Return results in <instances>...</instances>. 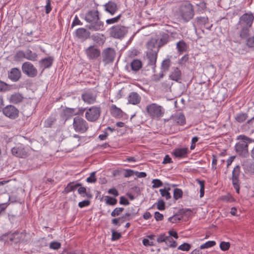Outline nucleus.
Here are the masks:
<instances>
[{"label": "nucleus", "mask_w": 254, "mask_h": 254, "mask_svg": "<svg viewBox=\"0 0 254 254\" xmlns=\"http://www.w3.org/2000/svg\"><path fill=\"white\" fill-rule=\"evenodd\" d=\"M254 21V15L252 12L242 14L236 25V29L238 30L240 37L245 39L250 35L251 29Z\"/></svg>", "instance_id": "1"}, {"label": "nucleus", "mask_w": 254, "mask_h": 254, "mask_svg": "<svg viewBox=\"0 0 254 254\" xmlns=\"http://www.w3.org/2000/svg\"><path fill=\"white\" fill-rule=\"evenodd\" d=\"M99 11L97 9L88 11L84 17V20L90 24L87 28L93 31L103 30L104 23L100 20Z\"/></svg>", "instance_id": "2"}, {"label": "nucleus", "mask_w": 254, "mask_h": 254, "mask_svg": "<svg viewBox=\"0 0 254 254\" xmlns=\"http://www.w3.org/2000/svg\"><path fill=\"white\" fill-rule=\"evenodd\" d=\"M237 139L240 141L235 145L236 152L242 158H247L249 156L248 144L254 142V139L244 134L238 135Z\"/></svg>", "instance_id": "3"}, {"label": "nucleus", "mask_w": 254, "mask_h": 254, "mask_svg": "<svg viewBox=\"0 0 254 254\" xmlns=\"http://www.w3.org/2000/svg\"><path fill=\"white\" fill-rule=\"evenodd\" d=\"M179 12L182 19L186 22L192 19L194 15L193 6L188 0L185 1L181 4Z\"/></svg>", "instance_id": "4"}, {"label": "nucleus", "mask_w": 254, "mask_h": 254, "mask_svg": "<svg viewBox=\"0 0 254 254\" xmlns=\"http://www.w3.org/2000/svg\"><path fill=\"white\" fill-rule=\"evenodd\" d=\"M128 33V27L121 24L112 26L109 30V34L115 39H122Z\"/></svg>", "instance_id": "5"}, {"label": "nucleus", "mask_w": 254, "mask_h": 254, "mask_svg": "<svg viewBox=\"0 0 254 254\" xmlns=\"http://www.w3.org/2000/svg\"><path fill=\"white\" fill-rule=\"evenodd\" d=\"M147 114L153 119L160 118L164 114V110L161 106L156 103L148 105L146 107Z\"/></svg>", "instance_id": "6"}, {"label": "nucleus", "mask_w": 254, "mask_h": 254, "mask_svg": "<svg viewBox=\"0 0 254 254\" xmlns=\"http://www.w3.org/2000/svg\"><path fill=\"white\" fill-rule=\"evenodd\" d=\"M72 126L76 132L82 133L86 132L89 128L87 121L79 116L74 118Z\"/></svg>", "instance_id": "7"}, {"label": "nucleus", "mask_w": 254, "mask_h": 254, "mask_svg": "<svg viewBox=\"0 0 254 254\" xmlns=\"http://www.w3.org/2000/svg\"><path fill=\"white\" fill-rule=\"evenodd\" d=\"M101 113L100 107L93 106L87 110L85 117L89 122H95L99 119Z\"/></svg>", "instance_id": "8"}, {"label": "nucleus", "mask_w": 254, "mask_h": 254, "mask_svg": "<svg viewBox=\"0 0 254 254\" xmlns=\"http://www.w3.org/2000/svg\"><path fill=\"white\" fill-rule=\"evenodd\" d=\"M11 152L13 156L24 158L27 157L28 155V151L27 147L23 144L18 143L11 149Z\"/></svg>", "instance_id": "9"}, {"label": "nucleus", "mask_w": 254, "mask_h": 254, "mask_svg": "<svg viewBox=\"0 0 254 254\" xmlns=\"http://www.w3.org/2000/svg\"><path fill=\"white\" fill-rule=\"evenodd\" d=\"M3 114L11 120H15L19 117V110L13 105H8L2 108Z\"/></svg>", "instance_id": "10"}, {"label": "nucleus", "mask_w": 254, "mask_h": 254, "mask_svg": "<svg viewBox=\"0 0 254 254\" xmlns=\"http://www.w3.org/2000/svg\"><path fill=\"white\" fill-rule=\"evenodd\" d=\"M116 52L115 50L112 48H107L102 51L101 56L102 61L105 64L112 63L115 60Z\"/></svg>", "instance_id": "11"}, {"label": "nucleus", "mask_w": 254, "mask_h": 254, "mask_svg": "<svg viewBox=\"0 0 254 254\" xmlns=\"http://www.w3.org/2000/svg\"><path fill=\"white\" fill-rule=\"evenodd\" d=\"M241 173V168L239 165H237L232 171V183L234 188L236 190V192L239 194L240 189V180L239 177Z\"/></svg>", "instance_id": "12"}, {"label": "nucleus", "mask_w": 254, "mask_h": 254, "mask_svg": "<svg viewBox=\"0 0 254 254\" xmlns=\"http://www.w3.org/2000/svg\"><path fill=\"white\" fill-rule=\"evenodd\" d=\"M21 69L22 72L28 77H35L37 75V68L30 62H24L22 64Z\"/></svg>", "instance_id": "13"}, {"label": "nucleus", "mask_w": 254, "mask_h": 254, "mask_svg": "<svg viewBox=\"0 0 254 254\" xmlns=\"http://www.w3.org/2000/svg\"><path fill=\"white\" fill-rule=\"evenodd\" d=\"M171 61L169 59L164 60L161 64V71L159 74H154L153 75V80L155 81H159L164 76V72L169 70L171 66Z\"/></svg>", "instance_id": "14"}, {"label": "nucleus", "mask_w": 254, "mask_h": 254, "mask_svg": "<svg viewBox=\"0 0 254 254\" xmlns=\"http://www.w3.org/2000/svg\"><path fill=\"white\" fill-rule=\"evenodd\" d=\"M168 121H172L178 126H184L186 123V117L182 112H177L172 114Z\"/></svg>", "instance_id": "15"}, {"label": "nucleus", "mask_w": 254, "mask_h": 254, "mask_svg": "<svg viewBox=\"0 0 254 254\" xmlns=\"http://www.w3.org/2000/svg\"><path fill=\"white\" fill-rule=\"evenodd\" d=\"M85 54L89 60H96L101 55L99 49L96 48L94 46H90L85 50Z\"/></svg>", "instance_id": "16"}, {"label": "nucleus", "mask_w": 254, "mask_h": 254, "mask_svg": "<svg viewBox=\"0 0 254 254\" xmlns=\"http://www.w3.org/2000/svg\"><path fill=\"white\" fill-rule=\"evenodd\" d=\"M158 50L155 52H150L147 51L146 52V57L147 60V64L153 66V69L155 71V68L156 66V61L158 57Z\"/></svg>", "instance_id": "17"}, {"label": "nucleus", "mask_w": 254, "mask_h": 254, "mask_svg": "<svg viewBox=\"0 0 254 254\" xmlns=\"http://www.w3.org/2000/svg\"><path fill=\"white\" fill-rule=\"evenodd\" d=\"M190 153L189 148L187 147L176 148L173 150L172 154L177 158H184L188 157Z\"/></svg>", "instance_id": "18"}, {"label": "nucleus", "mask_w": 254, "mask_h": 254, "mask_svg": "<svg viewBox=\"0 0 254 254\" xmlns=\"http://www.w3.org/2000/svg\"><path fill=\"white\" fill-rule=\"evenodd\" d=\"M8 78L13 82L18 81L21 77V70L17 67L12 68L8 71Z\"/></svg>", "instance_id": "19"}, {"label": "nucleus", "mask_w": 254, "mask_h": 254, "mask_svg": "<svg viewBox=\"0 0 254 254\" xmlns=\"http://www.w3.org/2000/svg\"><path fill=\"white\" fill-rule=\"evenodd\" d=\"M75 108H71L66 107L64 109L61 115V118L64 121V123L69 119H70L72 116L75 115Z\"/></svg>", "instance_id": "20"}, {"label": "nucleus", "mask_w": 254, "mask_h": 254, "mask_svg": "<svg viewBox=\"0 0 254 254\" xmlns=\"http://www.w3.org/2000/svg\"><path fill=\"white\" fill-rule=\"evenodd\" d=\"M104 10L111 15H114L118 10L117 4L113 1H109L103 5Z\"/></svg>", "instance_id": "21"}, {"label": "nucleus", "mask_w": 254, "mask_h": 254, "mask_svg": "<svg viewBox=\"0 0 254 254\" xmlns=\"http://www.w3.org/2000/svg\"><path fill=\"white\" fill-rule=\"evenodd\" d=\"M147 51L150 52H155L158 50L159 52L160 47H159L158 44V40L155 38H151L146 43Z\"/></svg>", "instance_id": "22"}, {"label": "nucleus", "mask_w": 254, "mask_h": 254, "mask_svg": "<svg viewBox=\"0 0 254 254\" xmlns=\"http://www.w3.org/2000/svg\"><path fill=\"white\" fill-rule=\"evenodd\" d=\"M23 234L16 230L14 232H10L9 240L10 241V245L12 244H17L22 240Z\"/></svg>", "instance_id": "23"}, {"label": "nucleus", "mask_w": 254, "mask_h": 254, "mask_svg": "<svg viewBox=\"0 0 254 254\" xmlns=\"http://www.w3.org/2000/svg\"><path fill=\"white\" fill-rule=\"evenodd\" d=\"M75 34L76 37L82 40H85L90 37V32L84 28L77 29Z\"/></svg>", "instance_id": "24"}, {"label": "nucleus", "mask_w": 254, "mask_h": 254, "mask_svg": "<svg viewBox=\"0 0 254 254\" xmlns=\"http://www.w3.org/2000/svg\"><path fill=\"white\" fill-rule=\"evenodd\" d=\"M81 98L84 102L91 104L96 101V97L91 92L86 91L81 95Z\"/></svg>", "instance_id": "25"}, {"label": "nucleus", "mask_w": 254, "mask_h": 254, "mask_svg": "<svg viewBox=\"0 0 254 254\" xmlns=\"http://www.w3.org/2000/svg\"><path fill=\"white\" fill-rule=\"evenodd\" d=\"M141 100V96L135 92L130 93L127 97L128 103L134 105L139 104Z\"/></svg>", "instance_id": "26"}, {"label": "nucleus", "mask_w": 254, "mask_h": 254, "mask_svg": "<svg viewBox=\"0 0 254 254\" xmlns=\"http://www.w3.org/2000/svg\"><path fill=\"white\" fill-rule=\"evenodd\" d=\"M207 3L205 0H198L195 4V12L197 14H202L207 9Z\"/></svg>", "instance_id": "27"}, {"label": "nucleus", "mask_w": 254, "mask_h": 254, "mask_svg": "<svg viewBox=\"0 0 254 254\" xmlns=\"http://www.w3.org/2000/svg\"><path fill=\"white\" fill-rule=\"evenodd\" d=\"M24 99L23 95L19 92L14 93L10 95L8 101L13 104H19L22 103Z\"/></svg>", "instance_id": "28"}, {"label": "nucleus", "mask_w": 254, "mask_h": 254, "mask_svg": "<svg viewBox=\"0 0 254 254\" xmlns=\"http://www.w3.org/2000/svg\"><path fill=\"white\" fill-rule=\"evenodd\" d=\"M158 40V44L160 48L167 44L170 41V36L167 33L161 32L160 33L159 37Z\"/></svg>", "instance_id": "29"}, {"label": "nucleus", "mask_w": 254, "mask_h": 254, "mask_svg": "<svg viewBox=\"0 0 254 254\" xmlns=\"http://www.w3.org/2000/svg\"><path fill=\"white\" fill-rule=\"evenodd\" d=\"M170 78L177 82H180L182 77V72L178 67H173L172 71L169 75Z\"/></svg>", "instance_id": "30"}, {"label": "nucleus", "mask_w": 254, "mask_h": 254, "mask_svg": "<svg viewBox=\"0 0 254 254\" xmlns=\"http://www.w3.org/2000/svg\"><path fill=\"white\" fill-rule=\"evenodd\" d=\"M57 113L52 114L44 122V127L47 128H51L56 123L57 120Z\"/></svg>", "instance_id": "31"}, {"label": "nucleus", "mask_w": 254, "mask_h": 254, "mask_svg": "<svg viewBox=\"0 0 254 254\" xmlns=\"http://www.w3.org/2000/svg\"><path fill=\"white\" fill-rule=\"evenodd\" d=\"M54 58L53 57H48L41 59L39 61L40 66L43 67V70L45 68H48L51 67L53 64Z\"/></svg>", "instance_id": "32"}, {"label": "nucleus", "mask_w": 254, "mask_h": 254, "mask_svg": "<svg viewBox=\"0 0 254 254\" xmlns=\"http://www.w3.org/2000/svg\"><path fill=\"white\" fill-rule=\"evenodd\" d=\"M189 48V45L183 40H180L176 44V49L178 53L180 54H183L187 51Z\"/></svg>", "instance_id": "33"}, {"label": "nucleus", "mask_w": 254, "mask_h": 254, "mask_svg": "<svg viewBox=\"0 0 254 254\" xmlns=\"http://www.w3.org/2000/svg\"><path fill=\"white\" fill-rule=\"evenodd\" d=\"M81 186L82 184L81 183H75L74 182H70L67 185L66 187L64 188V189L63 191V193L64 194H67L71 191H74L77 189V188Z\"/></svg>", "instance_id": "34"}, {"label": "nucleus", "mask_w": 254, "mask_h": 254, "mask_svg": "<svg viewBox=\"0 0 254 254\" xmlns=\"http://www.w3.org/2000/svg\"><path fill=\"white\" fill-rule=\"evenodd\" d=\"M110 112L111 115L115 118H120L123 117V111L115 105L113 104L111 106Z\"/></svg>", "instance_id": "35"}, {"label": "nucleus", "mask_w": 254, "mask_h": 254, "mask_svg": "<svg viewBox=\"0 0 254 254\" xmlns=\"http://www.w3.org/2000/svg\"><path fill=\"white\" fill-rule=\"evenodd\" d=\"M209 23V19L207 16H199L195 18L194 24L197 26L205 25Z\"/></svg>", "instance_id": "36"}, {"label": "nucleus", "mask_w": 254, "mask_h": 254, "mask_svg": "<svg viewBox=\"0 0 254 254\" xmlns=\"http://www.w3.org/2000/svg\"><path fill=\"white\" fill-rule=\"evenodd\" d=\"M142 66V62L138 59L133 60L130 63V66L132 70L134 71H138Z\"/></svg>", "instance_id": "37"}, {"label": "nucleus", "mask_w": 254, "mask_h": 254, "mask_svg": "<svg viewBox=\"0 0 254 254\" xmlns=\"http://www.w3.org/2000/svg\"><path fill=\"white\" fill-rule=\"evenodd\" d=\"M25 59L31 61H36L38 59V55L35 52H33L31 50L27 49L25 52Z\"/></svg>", "instance_id": "38"}, {"label": "nucleus", "mask_w": 254, "mask_h": 254, "mask_svg": "<svg viewBox=\"0 0 254 254\" xmlns=\"http://www.w3.org/2000/svg\"><path fill=\"white\" fill-rule=\"evenodd\" d=\"M25 52L22 50H19L14 55L13 60L17 62H21L25 59Z\"/></svg>", "instance_id": "39"}, {"label": "nucleus", "mask_w": 254, "mask_h": 254, "mask_svg": "<svg viewBox=\"0 0 254 254\" xmlns=\"http://www.w3.org/2000/svg\"><path fill=\"white\" fill-rule=\"evenodd\" d=\"M137 214V212H132V213L127 212L124 215H122L121 217H120V219H121L120 220L121 223H123L126 221L130 220L133 216H135Z\"/></svg>", "instance_id": "40"}, {"label": "nucleus", "mask_w": 254, "mask_h": 254, "mask_svg": "<svg viewBox=\"0 0 254 254\" xmlns=\"http://www.w3.org/2000/svg\"><path fill=\"white\" fill-rule=\"evenodd\" d=\"M248 115L246 113H241L237 114L235 119V120L239 123H242L244 122L248 118Z\"/></svg>", "instance_id": "41"}, {"label": "nucleus", "mask_w": 254, "mask_h": 254, "mask_svg": "<svg viewBox=\"0 0 254 254\" xmlns=\"http://www.w3.org/2000/svg\"><path fill=\"white\" fill-rule=\"evenodd\" d=\"M122 16V14H119L115 17L108 19L106 20V23L107 25H111L115 23H117L119 22Z\"/></svg>", "instance_id": "42"}, {"label": "nucleus", "mask_w": 254, "mask_h": 254, "mask_svg": "<svg viewBox=\"0 0 254 254\" xmlns=\"http://www.w3.org/2000/svg\"><path fill=\"white\" fill-rule=\"evenodd\" d=\"M183 190L178 188H176L174 190L173 198L175 200H178L183 197Z\"/></svg>", "instance_id": "43"}, {"label": "nucleus", "mask_w": 254, "mask_h": 254, "mask_svg": "<svg viewBox=\"0 0 254 254\" xmlns=\"http://www.w3.org/2000/svg\"><path fill=\"white\" fill-rule=\"evenodd\" d=\"M10 232L4 233L0 236V241L4 244H10V241L9 240Z\"/></svg>", "instance_id": "44"}, {"label": "nucleus", "mask_w": 254, "mask_h": 254, "mask_svg": "<svg viewBox=\"0 0 254 254\" xmlns=\"http://www.w3.org/2000/svg\"><path fill=\"white\" fill-rule=\"evenodd\" d=\"M170 190V188H168L166 189H160L159 190L161 195L163 197H165L166 200H168L171 197V195L169 191Z\"/></svg>", "instance_id": "45"}, {"label": "nucleus", "mask_w": 254, "mask_h": 254, "mask_svg": "<svg viewBox=\"0 0 254 254\" xmlns=\"http://www.w3.org/2000/svg\"><path fill=\"white\" fill-rule=\"evenodd\" d=\"M79 187V188L78 189V192L79 194H82L84 193L86 196L88 198H91L92 197V194L89 192H87L86 189L85 187H82V185Z\"/></svg>", "instance_id": "46"}, {"label": "nucleus", "mask_w": 254, "mask_h": 254, "mask_svg": "<svg viewBox=\"0 0 254 254\" xmlns=\"http://www.w3.org/2000/svg\"><path fill=\"white\" fill-rule=\"evenodd\" d=\"M165 244L170 248H175L177 246V243L172 237L168 236Z\"/></svg>", "instance_id": "47"}, {"label": "nucleus", "mask_w": 254, "mask_h": 254, "mask_svg": "<svg viewBox=\"0 0 254 254\" xmlns=\"http://www.w3.org/2000/svg\"><path fill=\"white\" fill-rule=\"evenodd\" d=\"M196 181L200 185V197H202L204 194L205 181L204 180H200L198 179L196 180Z\"/></svg>", "instance_id": "48"}, {"label": "nucleus", "mask_w": 254, "mask_h": 254, "mask_svg": "<svg viewBox=\"0 0 254 254\" xmlns=\"http://www.w3.org/2000/svg\"><path fill=\"white\" fill-rule=\"evenodd\" d=\"M245 170L246 173L254 174V163L247 164L245 166Z\"/></svg>", "instance_id": "49"}, {"label": "nucleus", "mask_w": 254, "mask_h": 254, "mask_svg": "<svg viewBox=\"0 0 254 254\" xmlns=\"http://www.w3.org/2000/svg\"><path fill=\"white\" fill-rule=\"evenodd\" d=\"M246 39V45L250 48L254 49V36L248 37Z\"/></svg>", "instance_id": "50"}, {"label": "nucleus", "mask_w": 254, "mask_h": 254, "mask_svg": "<svg viewBox=\"0 0 254 254\" xmlns=\"http://www.w3.org/2000/svg\"><path fill=\"white\" fill-rule=\"evenodd\" d=\"M216 242L214 241H210L206 242L205 243L201 245L200 246V249H207L209 248L212 247L216 245Z\"/></svg>", "instance_id": "51"}, {"label": "nucleus", "mask_w": 254, "mask_h": 254, "mask_svg": "<svg viewBox=\"0 0 254 254\" xmlns=\"http://www.w3.org/2000/svg\"><path fill=\"white\" fill-rule=\"evenodd\" d=\"M105 200L106 203L110 205H115L117 203V199L116 198L109 196H106Z\"/></svg>", "instance_id": "52"}, {"label": "nucleus", "mask_w": 254, "mask_h": 254, "mask_svg": "<svg viewBox=\"0 0 254 254\" xmlns=\"http://www.w3.org/2000/svg\"><path fill=\"white\" fill-rule=\"evenodd\" d=\"M183 218V216H179V215L176 214L173 216L170 217L168 219V221L172 223H175L180 221Z\"/></svg>", "instance_id": "53"}, {"label": "nucleus", "mask_w": 254, "mask_h": 254, "mask_svg": "<svg viewBox=\"0 0 254 254\" xmlns=\"http://www.w3.org/2000/svg\"><path fill=\"white\" fill-rule=\"evenodd\" d=\"M124 208L123 207H116L111 212V215L112 217H116L120 215L124 211Z\"/></svg>", "instance_id": "54"}, {"label": "nucleus", "mask_w": 254, "mask_h": 254, "mask_svg": "<svg viewBox=\"0 0 254 254\" xmlns=\"http://www.w3.org/2000/svg\"><path fill=\"white\" fill-rule=\"evenodd\" d=\"M92 40L99 45H103L105 40H103L99 35H93L92 37Z\"/></svg>", "instance_id": "55"}, {"label": "nucleus", "mask_w": 254, "mask_h": 254, "mask_svg": "<svg viewBox=\"0 0 254 254\" xmlns=\"http://www.w3.org/2000/svg\"><path fill=\"white\" fill-rule=\"evenodd\" d=\"M50 248L55 250H58L61 247V244L58 242H52L50 244Z\"/></svg>", "instance_id": "56"}, {"label": "nucleus", "mask_w": 254, "mask_h": 254, "mask_svg": "<svg viewBox=\"0 0 254 254\" xmlns=\"http://www.w3.org/2000/svg\"><path fill=\"white\" fill-rule=\"evenodd\" d=\"M191 248V245L188 243H184L180 245L178 249L183 251H189Z\"/></svg>", "instance_id": "57"}, {"label": "nucleus", "mask_w": 254, "mask_h": 254, "mask_svg": "<svg viewBox=\"0 0 254 254\" xmlns=\"http://www.w3.org/2000/svg\"><path fill=\"white\" fill-rule=\"evenodd\" d=\"M170 40H180L182 36L181 34L177 32H172L170 33Z\"/></svg>", "instance_id": "58"}, {"label": "nucleus", "mask_w": 254, "mask_h": 254, "mask_svg": "<svg viewBox=\"0 0 254 254\" xmlns=\"http://www.w3.org/2000/svg\"><path fill=\"white\" fill-rule=\"evenodd\" d=\"M122 237L121 233L116 231L114 230H112V240L117 241Z\"/></svg>", "instance_id": "59"}, {"label": "nucleus", "mask_w": 254, "mask_h": 254, "mask_svg": "<svg viewBox=\"0 0 254 254\" xmlns=\"http://www.w3.org/2000/svg\"><path fill=\"white\" fill-rule=\"evenodd\" d=\"M95 175H96L95 172H92L90 174V177H89L88 178H87L86 181L89 183H95L97 181V179L96 178Z\"/></svg>", "instance_id": "60"}, {"label": "nucleus", "mask_w": 254, "mask_h": 254, "mask_svg": "<svg viewBox=\"0 0 254 254\" xmlns=\"http://www.w3.org/2000/svg\"><path fill=\"white\" fill-rule=\"evenodd\" d=\"M230 247V244L229 242H222L220 244V248L223 251H227Z\"/></svg>", "instance_id": "61"}, {"label": "nucleus", "mask_w": 254, "mask_h": 254, "mask_svg": "<svg viewBox=\"0 0 254 254\" xmlns=\"http://www.w3.org/2000/svg\"><path fill=\"white\" fill-rule=\"evenodd\" d=\"M9 85L6 83L0 80V92H5L9 90Z\"/></svg>", "instance_id": "62"}, {"label": "nucleus", "mask_w": 254, "mask_h": 254, "mask_svg": "<svg viewBox=\"0 0 254 254\" xmlns=\"http://www.w3.org/2000/svg\"><path fill=\"white\" fill-rule=\"evenodd\" d=\"M246 126H248V128L250 129L251 128H252V132H254V116L250 120H249L247 123H246Z\"/></svg>", "instance_id": "63"}, {"label": "nucleus", "mask_w": 254, "mask_h": 254, "mask_svg": "<svg viewBox=\"0 0 254 254\" xmlns=\"http://www.w3.org/2000/svg\"><path fill=\"white\" fill-rule=\"evenodd\" d=\"M157 204V209L159 210H164L165 209V203L162 199L158 200Z\"/></svg>", "instance_id": "64"}]
</instances>
